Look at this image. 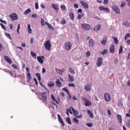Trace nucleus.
Segmentation results:
<instances>
[{
	"label": "nucleus",
	"instance_id": "f257e3e1",
	"mask_svg": "<svg viewBox=\"0 0 130 130\" xmlns=\"http://www.w3.org/2000/svg\"><path fill=\"white\" fill-rule=\"evenodd\" d=\"M71 109L72 110V111L74 115V116H75L76 117L78 118H81L82 117V114L79 115L78 116L77 115L78 114V112L76 110H75L72 107H71Z\"/></svg>",
	"mask_w": 130,
	"mask_h": 130
},
{
	"label": "nucleus",
	"instance_id": "f03ea898",
	"mask_svg": "<svg viewBox=\"0 0 130 130\" xmlns=\"http://www.w3.org/2000/svg\"><path fill=\"white\" fill-rule=\"evenodd\" d=\"M82 99L84 100L85 102V106H88L91 105V102H90L88 99L84 97H82Z\"/></svg>",
	"mask_w": 130,
	"mask_h": 130
},
{
	"label": "nucleus",
	"instance_id": "7ed1b4c3",
	"mask_svg": "<svg viewBox=\"0 0 130 130\" xmlns=\"http://www.w3.org/2000/svg\"><path fill=\"white\" fill-rule=\"evenodd\" d=\"M44 45L46 49H50L51 46V44L49 40L46 41L44 44Z\"/></svg>",
	"mask_w": 130,
	"mask_h": 130
},
{
	"label": "nucleus",
	"instance_id": "20e7f679",
	"mask_svg": "<svg viewBox=\"0 0 130 130\" xmlns=\"http://www.w3.org/2000/svg\"><path fill=\"white\" fill-rule=\"evenodd\" d=\"M10 17L12 20H17L18 19V16L14 13H13L12 14H10Z\"/></svg>",
	"mask_w": 130,
	"mask_h": 130
},
{
	"label": "nucleus",
	"instance_id": "39448f33",
	"mask_svg": "<svg viewBox=\"0 0 130 130\" xmlns=\"http://www.w3.org/2000/svg\"><path fill=\"white\" fill-rule=\"evenodd\" d=\"M112 9L117 14L120 13V10L118 7L116 5H113L112 7Z\"/></svg>",
	"mask_w": 130,
	"mask_h": 130
},
{
	"label": "nucleus",
	"instance_id": "423d86ee",
	"mask_svg": "<svg viewBox=\"0 0 130 130\" xmlns=\"http://www.w3.org/2000/svg\"><path fill=\"white\" fill-rule=\"evenodd\" d=\"M103 59L101 57H99L96 63V64L98 67L100 66L102 64Z\"/></svg>",
	"mask_w": 130,
	"mask_h": 130
},
{
	"label": "nucleus",
	"instance_id": "0eeeda50",
	"mask_svg": "<svg viewBox=\"0 0 130 130\" xmlns=\"http://www.w3.org/2000/svg\"><path fill=\"white\" fill-rule=\"evenodd\" d=\"M104 97L105 100L107 102L111 100L110 95L108 93H105L104 95Z\"/></svg>",
	"mask_w": 130,
	"mask_h": 130
},
{
	"label": "nucleus",
	"instance_id": "6e6552de",
	"mask_svg": "<svg viewBox=\"0 0 130 130\" xmlns=\"http://www.w3.org/2000/svg\"><path fill=\"white\" fill-rule=\"evenodd\" d=\"M42 58L44 59V56H37V59L38 60L39 63L41 64L43 63L44 62V60Z\"/></svg>",
	"mask_w": 130,
	"mask_h": 130
},
{
	"label": "nucleus",
	"instance_id": "1a4fd4ad",
	"mask_svg": "<svg viewBox=\"0 0 130 130\" xmlns=\"http://www.w3.org/2000/svg\"><path fill=\"white\" fill-rule=\"evenodd\" d=\"M41 95L43 101H45L47 100V98L45 92L41 93Z\"/></svg>",
	"mask_w": 130,
	"mask_h": 130
},
{
	"label": "nucleus",
	"instance_id": "9d476101",
	"mask_svg": "<svg viewBox=\"0 0 130 130\" xmlns=\"http://www.w3.org/2000/svg\"><path fill=\"white\" fill-rule=\"evenodd\" d=\"M80 2L84 8L86 9H88L89 8L88 5L87 3H85L82 1H80Z\"/></svg>",
	"mask_w": 130,
	"mask_h": 130
},
{
	"label": "nucleus",
	"instance_id": "9b49d317",
	"mask_svg": "<svg viewBox=\"0 0 130 130\" xmlns=\"http://www.w3.org/2000/svg\"><path fill=\"white\" fill-rule=\"evenodd\" d=\"M57 115L58 119L59 122L61 124V126H63L64 125V123L62 119L60 117V115L59 114H58Z\"/></svg>",
	"mask_w": 130,
	"mask_h": 130
},
{
	"label": "nucleus",
	"instance_id": "f8f14e48",
	"mask_svg": "<svg viewBox=\"0 0 130 130\" xmlns=\"http://www.w3.org/2000/svg\"><path fill=\"white\" fill-rule=\"evenodd\" d=\"M4 58L9 64H11L12 63V61L10 59L9 57L6 56H4Z\"/></svg>",
	"mask_w": 130,
	"mask_h": 130
},
{
	"label": "nucleus",
	"instance_id": "ddd939ff",
	"mask_svg": "<svg viewBox=\"0 0 130 130\" xmlns=\"http://www.w3.org/2000/svg\"><path fill=\"white\" fill-rule=\"evenodd\" d=\"M71 44L70 42H66L65 45L66 49H71Z\"/></svg>",
	"mask_w": 130,
	"mask_h": 130
},
{
	"label": "nucleus",
	"instance_id": "4468645a",
	"mask_svg": "<svg viewBox=\"0 0 130 130\" xmlns=\"http://www.w3.org/2000/svg\"><path fill=\"white\" fill-rule=\"evenodd\" d=\"M85 89L86 91H89L91 89V85L89 84H87L85 87Z\"/></svg>",
	"mask_w": 130,
	"mask_h": 130
},
{
	"label": "nucleus",
	"instance_id": "2eb2a0df",
	"mask_svg": "<svg viewBox=\"0 0 130 130\" xmlns=\"http://www.w3.org/2000/svg\"><path fill=\"white\" fill-rule=\"evenodd\" d=\"M68 76L69 78V82H73L74 81V78L73 76L71 75L70 74H69Z\"/></svg>",
	"mask_w": 130,
	"mask_h": 130
},
{
	"label": "nucleus",
	"instance_id": "dca6fc26",
	"mask_svg": "<svg viewBox=\"0 0 130 130\" xmlns=\"http://www.w3.org/2000/svg\"><path fill=\"white\" fill-rule=\"evenodd\" d=\"M107 41V38L106 36H104L103 38V40L102 41L101 43L103 45H105L106 44Z\"/></svg>",
	"mask_w": 130,
	"mask_h": 130
},
{
	"label": "nucleus",
	"instance_id": "f3484780",
	"mask_svg": "<svg viewBox=\"0 0 130 130\" xmlns=\"http://www.w3.org/2000/svg\"><path fill=\"white\" fill-rule=\"evenodd\" d=\"M56 84L57 87H60L61 85L60 80L59 79H57L56 82Z\"/></svg>",
	"mask_w": 130,
	"mask_h": 130
},
{
	"label": "nucleus",
	"instance_id": "a211bd4d",
	"mask_svg": "<svg viewBox=\"0 0 130 130\" xmlns=\"http://www.w3.org/2000/svg\"><path fill=\"white\" fill-rule=\"evenodd\" d=\"M52 7L56 10H58L59 9L58 7L56 4H52Z\"/></svg>",
	"mask_w": 130,
	"mask_h": 130
},
{
	"label": "nucleus",
	"instance_id": "6ab92c4d",
	"mask_svg": "<svg viewBox=\"0 0 130 130\" xmlns=\"http://www.w3.org/2000/svg\"><path fill=\"white\" fill-rule=\"evenodd\" d=\"M94 43V41L93 39H90L89 41V46L90 47H92L93 46Z\"/></svg>",
	"mask_w": 130,
	"mask_h": 130
},
{
	"label": "nucleus",
	"instance_id": "aec40b11",
	"mask_svg": "<svg viewBox=\"0 0 130 130\" xmlns=\"http://www.w3.org/2000/svg\"><path fill=\"white\" fill-rule=\"evenodd\" d=\"M47 85L49 87H51L54 86V83L52 81H49L47 83Z\"/></svg>",
	"mask_w": 130,
	"mask_h": 130
},
{
	"label": "nucleus",
	"instance_id": "412c9836",
	"mask_svg": "<svg viewBox=\"0 0 130 130\" xmlns=\"http://www.w3.org/2000/svg\"><path fill=\"white\" fill-rule=\"evenodd\" d=\"M101 27V25L100 24H99L94 29V30L96 31H98L100 29Z\"/></svg>",
	"mask_w": 130,
	"mask_h": 130
},
{
	"label": "nucleus",
	"instance_id": "4be33fe9",
	"mask_svg": "<svg viewBox=\"0 0 130 130\" xmlns=\"http://www.w3.org/2000/svg\"><path fill=\"white\" fill-rule=\"evenodd\" d=\"M117 117L119 122L120 123H121L122 117L121 116L119 115H117Z\"/></svg>",
	"mask_w": 130,
	"mask_h": 130
},
{
	"label": "nucleus",
	"instance_id": "5701e85b",
	"mask_svg": "<svg viewBox=\"0 0 130 130\" xmlns=\"http://www.w3.org/2000/svg\"><path fill=\"white\" fill-rule=\"evenodd\" d=\"M55 70L56 71H60V72H59V74L60 75L62 74V72H64L65 71L64 69V68L62 69L61 70L56 69Z\"/></svg>",
	"mask_w": 130,
	"mask_h": 130
},
{
	"label": "nucleus",
	"instance_id": "b1692460",
	"mask_svg": "<svg viewBox=\"0 0 130 130\" xmlns=\"http://www.w3.org/2000/svg\"><path fill=\"white\" fill-rule=\"evenodd\" d=\"M69 15L71 19L73 20L74 18V13H70L69 14Z\"/></svg>",
	"mask_w": 130,
	"mask_h": 130
},
{
	"label": "nucleus",
	"instance_id": "393cba45",
	"mask_svg": "<svg viewBox=\"0 0 130 130\" xmlns=\"http://www.w3.org/2000/svg\"><path fill=\"white\" fill-rule=\"evenodd\" d=\"M28 29V32L29 34H31L32 31V30L30 28V25L29 24H28L27 25Z\"/></svg>",
	"mask_w": 130,
	"mask_h": 130
},
{
	"label": "nucleus",
	"instance_id": "a878e982",
	"mask_svg": "<svg viewBox=\"0 0 130 130\" xmlns=\"http://www.w3.org/2000/svg\"><path fill=\"white\" fill-rule=\"evenodd\" d=\"M31 11V10L29 8H28L24 12V14H25L27 15Z\"/></svg>",
	"mask_w": 130,
	"mask_h": 130
},
{
	"label": "nucleus",
	"instance_id": "bb28decb",
	"mask_svg": "<svg viewBox=\"0 0 130 130\" xmlns=\"http://www.w3.org/2000/svg\"><path fill=\"white\" fill-rule=\"evenodd\" d=\"M84 16V14L83 13H82L81 14H79L77 16V19H80L82 17H83Z\"/></svg>",
	"mask_w": 130,
	"mask_h": 130
},
{
	"label": "nucleus",
	"instance_id": "cd10ccee",
	"mask_svg": "<svg viewBox=\"0 0 130 130\" xmlns=\"http://www.w3.org/2000/svg\"><path fill=\"white\" fill-rule=\"evenodd\" d=\"M30 53L32 57L36 59V53L32 51H31Z\"/></svg>",
	"mask_w": 130,
	"mask_h": 130
},
{
	"label": "nucleus",
	"instance_id": "c85d7f7f",
	"mask_svg": "<svg viewBox=\"0 0 130 130\" xmlns=\"http://www.w3.org/2000/svg\"><path fill=\"white\" fill-rule=\"evenodd\" d=\"M91 27V26L89 24H86V28L85 30H88L90 29Z\"/></svg>",
	"mask_w": 130,
	"mask_h": 130
},
{
	"label": "nucleus",
	"instance_id": "c756f323",
	"mask_svg": "<svg viewBox=\"0 0 130 130\" xmlns=\"http://www.w3.org/2000/svg\"><path fill=\"white\" fill-rule=\"evenodd\" d=\"M66 120L67 123L70 125L71 124L70 119L69 117H67L66 118Z\"/></svg>",
	"mask_w": 130,
	"mask_h": 130
},
{
	"label": "nucleus",
	"instance_id": "7c9ffc66",
	"mask_svg": "<svg viewBox=\"0 0 130 130\" xmlns=\"http://www.w3.org/2000/svg\"><path fill=\"white\" fill-rule=\"evenodd\" d=\"M11 66L16 70H18L19 69V68L17 66V65L15 64H12L11 65Z\"/></svg>",
	"mask_w": 130,
	"mask_h": 130
},
{
	"label": "nucleus",
	"instance_id": "2f4dec72",
	"mask_svg": "<svg viewBox=\"0 0 130 130\" xmlns=\"http://www.w3.org/2000/svg\"><path fill=\"white\" fill-rule=\"evenodd\" d=\"M5 71L6 73H9L11 76H13V73L12 72L9 70H5Z\"/></svg>",
	"mask_w": 130,
	"mask_h": 130
},
{
	"label": "nucleus",
	"instance_id": "473e14b6",
	"mask_svg": "<svg viewBox=\"0 0 130 130\" xmlns=\"http://www.w3.org/2000/svg\"><path fill=\"white\" fill-rule=\"evenodd\" d=\"M36 76L37 77L38 80L39 81L41 80V75L39 73H37L36 74Z\"/></svg>",
	"mask_w": 130,
	"mask_h": 130
},
{
	"label": "nucleus",
	"instance_id": "72a5a7b5",
	"mask_svg": "<svg viewBox=\"0 0 130 130\" xmlns=\"http://www.w3.org/2000/svg\"><path fill=\"white\" fill-rule=\"evenodd\" d=\"M48 28L49 29H50L53 31L55 29L53 27H52L50 24H48Z\"/></svg>",
	"mask_w": 130,
	"mask_h": 130
},
{
	"label": "nucleus",
	"instance_id": "f704fd0d",
	"mask_svg": "<svg viewBox=\"0 0 130 130\" xmlns=\"http://www.w3.org/2000/svg\"><path fill=\"white\" fill-rule=\"evenodd\" d=\"M73 120L74 123L77 124L79 123L78 120L76 118H74L73 119Z\"/></svg>",
	"mask_w": 130,
	"mask_h": 130
},
{
	"label": "nucleus",
	"instance_id": "c9c22d12",
	"mask_svg": "<svg viewBox=\"0 0 130 130\" xmlns=\"http://www.w3.org/2000/svg\"><path fill=\"white\" fill-rule=\"evenodd\" d=\"M129 37H130V33H129L128 34H126L125 35L124 40H126L127 38Z\"/></svg>",
	"mask_w": 130,
	"mask_h": 130
},
{
	"label": "nucleus",
	"instance_id": "e433bc0d",
	"mask_svg": "<svg viewBox=\"0 0 130 130\" xmlns=\"http://www.w3.org/2000/svg\"><path fill=\"white\" fill-rule=\"evenodd\" d=\"M108 52V50L107 49H104V50L102 52L101 54L103 55H105L106 53H107Z\"/></svg>",
	"mask_w": 130,
	"mask_h": 130
},
{
	"label": "nucleus",
	"instance_id": "4c0bfd02",
	"mask_svg": "<svg viewBox=\"0 0 130 130\" xmlns=\"http://www.w3.org/2000/svg\"><path fill=\"white\" fill-rule=\"evenodd\" d=\"M126 4V2H123L122 3H121V8H122L124 7L125 6Z\"/></svg>",
	"mask_w": 130,
	"mask_h": 130
},
{
	"label": "nucleus",
	"instance_id": "58836bf2",
	"mask_svg": "<svg viewBox=\"0 0 130 130\" xmlns=\"http://www.w3.org/2000/svg\"><path fill=\"white\" fill-rule=\"evenodd\" d=\"M27 78L29 79H31L32 78L31 76V74L29 72H28L27 73Z\"/></svg>",
	"mask_w": 130,
	"mask_h": 130
},
{
	"label": "nucleus",
	"instance_id": "ea45409f",
	"mask_svg": "<svg viewBox=\"0 0 130 130\" xmlns=\"http://www.w3.org/2000/svg\"><path fill=\"white\" fill-rule=\"evenodd\" d=\"M5 35L7 37H8L11 40H12V39L10 35L8 33H5Z\"/></svg>",
	"mask_w": 130,
	"mask_h": 130
},
{
	"label": "nucleus",
	"instance_id": "a19ab883",
	"mask_svg": "<svg viewBox=\"0 0 130 130\" xmlns=\"http://www.w3.org/2000/svg\"><path fill=\"white\" fill-rule=\"evenodd\" d=\"M69 71L71 73H72L73 74H74L75 73V72L74 70L71 68H69Z\"/></svg>",
	"mask_w": 130,
	"mask_h": 130
},
{
	"label": "nucleus",
	"instance_id": "79ce46f5",
	"mask_svg": "<svg viewBox=\"0 0 130 130\" xmlns=\"http://www.w3.org/2000/svg\"><path fill=\"white\" fill-rule=\"evenodd\" d=\"M113 38L114 39V41L115 43L116 44H117L118 43V41L117 38L114 37H113Z\"/></svg>",
	"mask_w": 130,
	"mask_h": 130
},
{
	"label": "nucleus",
	"instance_id": "37998d69",
	"mask_svg": "<svg viewBox=\"0 0 130 130\" xmlns=\"http://www.w3.org/2000/svg\"><path fill=\"white\" fill-rule=\"evenodd\" d=\"M62 90L66 92L67 93V94L69 93L68 90L66 88V87L63 88L62 89Z\"/></svg>",
	"mask_w": 130,
	"mask_h": 130
},
{
	"label": "nucleus",
	"instance_id": "c03bdc74",
	"mask_svg": "<svg viewBox=\"0 0 130 130\" xmlns=\"http://www.w3.org/2000/svg\"><path fill=\"white\" fill-rule=\"evenodd\" d=\"M44 19H41V25L42 26H44L45 25V24L44 23Z\"/></svg>",
	"mask_w": 130,
	"mask_h": 130
},
{
	"label": "nucleus",
	"instance_id": "a18cd8bd",
	"mask_svg": "<svg viewBox=\"0 0 130 130\" xmlns=\"http://www.w3.org/2000/svg\"><path fill=\"white\" fill-rule=\"evenodd\" d=\"M0 25L5 30H6V28L5 27V26H4L3 24L2 23H1L0 24Z\"/></svg>",
	"mask_w": 130,
	"mask_h": 130
},
{
	"label": "nucleus",
	"instance_id": "49530a36",
	"mask_svg": "<svg viewBox=\"0 0 130 130\" xmlns=\"http://www.w3.org/2000/svg\"><path fill=\"white\" fill-rule=\"evenodd\" d=\"M90 52L89 51H88L86 53V56L87 57H88L90 55Z\"/></svg>",
	"mask_w": 130,
	"mask_h": 130
},
{
	"label": "nucleus",
	"instance_id": "de8ad7c7",
	"mask_svg": "<svg viewBox=\"0 0 130 130\" xmlns=\"http://www.w3.org/2000/svg\"><path fill=\"white\" fill-rule=\"evenodd\" d=\"M86 24L85 23H84L81 25V26L82 28H83L84 29H85L86 28Z\"/></svg>",
	"mask_w": 130,
	"mask_h": 130
},
{
	"label": "nucleus",
	"instance_id": "09e8293b",
	"mask_svg": "<svg viewBox=\"0 0 130 130\" xmlns=\"http://www.w3.org/2000/svg\"><path fill=\"white\" fill-rule=\"evenodd\" d=\"M37 15L35 13L32 14L31 15V17L34 18H36L37 17Z\"/></svg>",
	"mask_w": 130,
	"mask_h": 130
},
{
	"label": "nucleus",
	"instance_id": "8fccbe9b",
	"mask_svg": "<svg viewBox=\"0 0 130 130\" xmlns=\"http://www.w3.org/2000/svg\"><path fill=\"white\" fill-rule=\"evenodd\" d=\"M68 86L69 87H75V85L73 83L69 84Z\"/></svg>",
	"mask_w": 130,
	"mask_h": 130
},
{
	"label": "nucleus",
	"instance_id": "3c124183",
	"mask_svg": "<svg viewBox=\"0 0 130 130\" xmlns=\"http://www.w3.org/2000/svg\"><path fill=\"white\" fill-rule=\"evenodd\" d=\"M51 98L52 100L55 101H56V100L55 99V97L53 95H51Z\"/></svg>",
	"mask_w": 130,
	"mask_h": 130
},
{
	"label": "nucleus",
	"instance_id": "603ef678",
	"mask_svg": "<svg viewBox=\"0 0 130 130\" xmlns=\"http://www.w3.org/2000/svg\"><path fill=\"white\" fill-rule=\"evenodd\" d=\"M126 126L127 127H129L130 126V120L129 121L127 122L126 123Z\"/></svg>",
	"mask_w": 130,
	"mask_h": 130
},
{
	"label": "nucleus",
	"instance_id": "864d4df0",
	"mask_svg": "<svg viewBox=\"0 0 130 130\" xmlns=\"http://www.w3.org/2000/svg\"><path fill=\"white\" fill-rule=\"evenodd\" d=\"M86 125L89 127H91L93 126V124L90 123H86Z\"/></svg>",
	"mask_w": 130,
	"mask_h": 130
},
{
	"label": "nucleus",
	"instance_id": "5fc2aeb1",
	"mask_svg": "<svg viewBox=\"0 0 130 130\" xmlns=\"http://www.w3.org/2000/svg\"><path fill=\"white\" fill-rule=\"evenodd\" d=\"M35 8L36 9H38L39 6L38 4L37 3H36L35 4Z\"/></svg>",
	"mask_w": 130,
	"mask_h": 130
},
{
	"label": "nucleus",
	"instance_id": "6e6d98bb",
	"mask_svg": "<svg viewBox=\"0 0 130 130\" xmlns=\"http://www.w3.org/2000/svg\"><path fill=\"white\" fill-rule=\"evenodd\" d=\"M61 8H62L63 10H65L66 7L64 5H61Z\"/></svg>",
	"mask_w": 130,
	"mask_h": 130
},
{
	"label": "nucleus",
	"instance_id": "4d7b16f0",
	"mask_svg": "<svg viewBox=\"0 0 130 130\" xmlns=\"http://www.w3.org/2000/svg\"><path fill=\"white\" fill-rule=\"evenodd\" d=\"M66 22L64 19H63L61 21V24L62 25H63V24H66Z\"/></svg>",
	"mask_w": 130,
	"mask_h": 130
},
{
	"label": "nucleus",
	"instance_id": "13d9d810",
	"mask_svg": "<svg viewBox=\"0 0 130 130\" xmlns=\"http://www.w3.org/2000/svg\"><path fill=\"white\" fill-rule=\"evenodd\" d=\"M68 94L69 95L68 99L69 100H71L72 99V96L69 93H68Z\"/></svg>",
	"mask_w": 130,
	"mask_h": 130
},
{
	"label": "nucleus",
	"instance_id": "bf43d9fd",
	"mask_svg": "<svg viewBox=\"0 0 130 130\" xmlns=\"http://www.w3.org/2000/svg\"><path fill=\"white\" fill-rule=\"evenodd\" d=\"M99 9L100 10H104V8L103 6L100 7L99 8Z\"/></svg>",
	"mask_w": 130,
	"mask_h": 130
},
{
	"label": "nucleus",
	"instance_id": "052dcab7",
	"mask_svg": "<svg viewBox=\"0 0 130 130\" xmlns=\"http://www.w3.org/2000/svg\"><path fill=\"white\" fill-rule=\"evenodd\" d=\"M33 80L35 81L36 85H37L38 84V83L36 79L35 78H34L33 79Z\"/></svg>",
	"mask_w": 130,
	"mask_h": 130
},
{
	"label": "nucleus",
	"instance_id": "680f3d73",
	"mask_svg": "<svg viewBox=\"0 0 130 130\" xmlns=\"http://www.w3.org/2000/svg\"><path fill=\"white\" fill-rule=\"evenodd\" d=\"M74 7L76 8H78V4H77L76 3L74 4Z\"/></svg>",
	"mask_w": 130,
	"mask_h": 130
},
{
	"label": "nucleus",
	"instance_id": "e2e57ef3",
	"mask_svg": "<svg viewBox=\"0 0 130 130\" xmlns=\"http://www.w3.org/2000/svg\"><path fill=\"white\" fill-rule=\"evenodd\" d=\"M104 10L107 12H108L109 11V9L107 8H104Z\"/></svg>",
	"mask_w": 130,
	"mask_h": 130
},
{
	"label": "nucleus",
	"instance_id": "0e129e2a",
	"mask_svg": "<svg viewBox=\"0 0 130 130\" xmlns=\"http://www.w3.org/2000/svg\"><path fill=\"white\" fill-rule=\"evenodd\" d=\"M75 36L76 37V38L77 39L79 40V37L78 36V34H75Z\"/></svg>",
	"mask_w": 130,
	"mask_h": 130
},
{
	"label": "nucleus",
	"instance_id": "69168bd1",
	"mask_svg": "<svg viewBox=\"0 0 130 130\" xmlns=\"http://www.w3.org/2000/svg\"><path fill=\"white\" fill-rule=\"evenodd\" d=\"M82 10L81 9H79L77 11V12L78 13H82Z\"/></svg>",
	"mask_w": 130,
	"mask_h": 130
},
{
	"label": "nucleus",
	"instance_id": "338daca9",
	"mask_svg": "<svg viewBox=\"0 0 130 130\" xmlns=\"http://www.w3.org/2000/svg\"><path fill=\"white\" fill-rule=\"evenodd\" d=\"M127 59H130V53L128 54Z\"/></svg>",
	"mask_w": 130,
	"mask_h": 130
},
{
	"label": "nucleus",
	"instance_id": "774afa93",
	"mask_svg": "<svg viewBox=\"0 0 130 130\" xmlns=\"http://www.w3.org/2000/svg\"><path fill=\"white\" fill-rule=\"evenodd\" d=\"M127 85L130 86V80H129L128 82L127 83Z\"/></svg>",
	"mask_w": 130,
	"mask_h": 130
}]
</instances>
